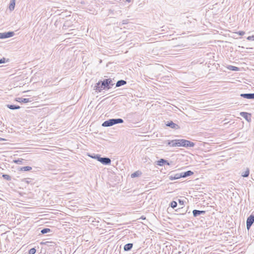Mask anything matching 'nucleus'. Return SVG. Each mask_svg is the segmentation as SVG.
Wrapping results in <instances>:
<instances>
[{"mask_svg": "<svg viewBox=\"0 0 254 254\" xmlns=\"http://www.w3.org/2000/svg\"><path fill=\"white\" fill-rule=\"evenodd\" d=\"M115 84L113 79L109 78L104 79L99 81L95 84L94 89L98 92H101L102 90H108L111 89Z\"/></svg>", "mask_w": 254, "mask_h": 254, "instance_id": "1", "label": "nucleus"}, {"mask_svg": "<svg viewBox=\"0 0 254 254\" xmlns=\"http://www.w3.org/2000/svg\"><path fill=\"white\" fill-rule=\"evenodd\" d=\"M173 144L175 146L184 147H193L195 145L194 142L184 139H175V143Z\"/></svg>", "mask_w": 254, "mask_h": 254, "instance_id": "2", "label": "nucleus"}, {"mask_svg": "<svg viewBox=\"0 0 254 254\" xmlns=\"http://www.w3.org/2000/svg\"><path fill=\"white\" fill-rule=\"evenodd\" d=\"M124 122V121L121 118L110 119L104 122L102 124V126L103 127H110L116 124H122Z\"/></svg>", "mask_w": 254, "mask_h": 254, "instance_id": "3", "label": "nucleus"}, {"mask_svg": "<svg viewBox=\"0 0 254 254\" xmlns=\"http://www.w3.org/2000/svg\"><path fill=\"white\" fill-rule=\"evenodd\" d=\"M254 222V215L251 214L249 216L246 221L247 229L249 230Z\"/></svg>", "mask_w": 254, "mask_h": 254, "instance_id": "4", "label": "nucleus"}, {"mask_svg": "<svg viewBox=\"0 0 254 254\" xmlns=\"http://www.w3.org/2000/svg\"><path fill=\"white\" fill-rule=\"evenodd\" d=\"M14 35V32L13 31H8L6 32L0 33V39H6L12 37Z\"/></svg>", "mask_w": 254, "mask_h": 254, "instance_id": "5", "label": "nucleus"}, {"mask_svg": "<svg viewBox=\"0 0 254 254\" xmlns=\"http://www.w3.org/2000/svg\"><path fill=\"white\" fill-rule=\"evenodd\" d=\"M165 125L167 127H169L174 129H179L180 128V127L178 125L174 123L172 121H167V122L165 123Z\"/></svg>", "mask_w": 254, "mask_h": 254, "instance_id": "6", "label": "nucleus"}, {"mask_svg": "<svg viewBox=\"0 0 254 254\" xmlns=\"http://www.w3.org/2000/svg\"><path fill=\"white\" fill-rule=\"evenodd\" d=\"M98 161L105 165H110L111 163V159L107 157H102L100 156Z\"/></svg>", "mask_w": 254, "mask_h": 254, "instance_id": "7", "label": "nucleus"}, {"mask_svg": "<svg viewBox=\"0 0 254 254\" xmlns=\"http://www.w3.org/2000/svg\"><path fill=\"white\" fill-rule=\"evenodd\" d=\"M240 115L243 117L248 122H251L252 114L249 113L241 112L240 113Z\"/></svg>", "mask_w": 254, "mask_h": 254, "instance_id": "8", "label": "nucleus"}, {"mask_svg": "<svg viewBox=\"0 0 254 254\" xmlns=\"http://www.w3.org/2000/svg\"><path fill=\"white\" fill-rule=\"evenodd\" d=\"M181 176H181V173H176V174H174L173 173V172H171L169 174V178L170 180L172 181V180L179 179L182 178Z\"/></svg>", "mask_w": 254, "mask_h": 254, "instance_id": "9", "label": "nucleus"}, {"mask_svg": "<svg viewBox=\"0 0 254 254\" xmlns=\"http://www.w3.org/2000/svg\"><path fill=\"white\" fill-rule=\"evenodd\" d=\"M205 213L206 211L204 210H198L194 209L192 211V214L194 217H197L201 214L204 215L205 214Z\"/></svg>", "mask_w": 254, "mask_h": 254, "instance_id": "10", "label": "nucleus"}, {"mask_svg": "<svg viewBox=\"0 0 254 254\" xmlns=\"http://www.w3.org/2000/svg\"><path fill=\"white\" fill-rule=\"evenodd\" d=\"M15 101L21 103H27L31 102V100L30 98H23L22 97L16 98Z\"/></svg>", "mask_w": 254, "mask_h": 254, "instance_id": "11", "label": "nucleus"}, {"mask_svg": "<svg viewBox=\"0 0 254 254\" xmlns=\"http://www.w3.org/2000/svg\"><path fill=\"white\" fill-rule=\"evenodd\" d=\"M240 96L248 99H254V93H242Z\"/></svg>", "mask_w": 254, "mask_h": 254, "instance_id": "12", "label": "nucleus"}, {"mask_svg": "<svg viewBox=\"0 0 254 254\" xmlns=\"http://www.w3.org/2000/svg\"><path fill=\"white\" fill-rule=\"evenodd\" d=\"M170 165L171 163L164 159H160L157 161V165L162 166L165 165Z\"/></svg>", "mask_w": 254, "mask_h": 254, "instance_id": "13", "label": "nucleus"}, {"mask_svg": "<svg viewBox=\"0 0 254 254\" xmlns=\"http://www.w3.org/2000/svg\"><path fill=\"white\" fill-rule=\"evenodd\" d=\"M181 174L182 178H186L187 177L192 175L194 174V173L192 171L189 170L186 172H182L181 173Z\"/></svg>", "mask_w": 254, "mask_h": 254, "instance_id": "14", "label": "nucleus"}, {"mask_svg": "<svg viewBox=\"0 0 254 254\" xmlns=\"http://www.w3.org/2000/svg\"><path fill=\"white\" fill-rule=\"evenodd\" d=\"M189 208H188L187 210H184L183 209V207L179 208L175 210L176 212H178L179 213L177 214L178 215H182L186 214L188 212Z\"/></svg>", "mask_w": 254, "mask_h": 254, "instance_id": "15", "label": "nucleus"}, {"mask_svg": "<svg viewBox=\"0 0 254 254\" xmlns=\"http://www.w3.org/2000/svg\"><path fill=\"white\" fill-rule=\"evenodd\" d=\"M133 247V244L128 243L125 245L124 247V250L126 252L129 251L131 250Z\"/></svg>", "mask_w": 254, "mask_h": 254, "instance_id": "16", "label": "nucleus"}, {"mask_svg": "<svg viewBox=\"0 0 254 254\" xmlns=\"http://www.w3.org/2000/svg\"><path fill=\"white\" fill-rule=\"evenodd\" d=\"M126 80L121 79L118 80L116 84V87H119L127 84Z\"/></svg>", "mask_w": 254, "mask_h": 254, "instance_id": "17", "label": "nucleus"}, {"mask_svg": "<svg viewBox=\"0 0 254 254\" xmlns=\"http://www.w3.org/2000/svg\"><path fill=\"white\" fill-rule=\"evenodd\" d=\"M87 155L93 158V159H96L97 161L99 160L101 155L99 154H95V153H93V154H89V153H88L87 154Z\"/></svg>", "mask_w": 254, "mask_h": 254, "instance_id": "18", "label": "nucleus"}, {"mask_svg": "<svg viewBox=\"0 0 254 254\" xmlns=\"http://www.w3.org/2000/svg\"><path fill=\"white\" fill-rule=\"evenodd\" d=\"M6 106L10 110H17V109H19L20 108V107L18 105H9V104H7L6 105Z\"/></svg>", "mask_w": 254, "mask_h": 254, "instance_id": "19", "label": "nucleus"}, {"mask_svg": "<svg viewBox=\"0 0 254 254\" xmlns=\"http://www.w3.org/2000/svg\"><path fill=\"white\" fill-rule=\"evenodd\" d=\"M15 5V0H10L9 5V9L10 11L14 10Z\"/></svg>", "mask_w": 254, "mask_h": 254, "instance_id": "20", "label": "nucleus"}, {"mask_svg": "<svg viewBox=\"0 0 254 254\" xmlns=\"http://www.w3.org/2000/svg\"><path fill=\"white\" fill-rule=\"evenodd\" d=\"M142 174V173L140 171H137L131 174V177L132 178L138 177Z\"/></svg>", "mask_w": 254, "mask_h": 254, "instance_id": "21", "label": "nucleus"}, {"mask_svg": "<svg viewBox=\"0 0 254 254\" xmlns=\"http://www.w3.org/2000/svg\"><path fill=\"white\" fill-rule=\"evenodd\" d=\"M227 68L229 70L235 71H238L240 70V68L238 67L235 66L233 65H229L228 66Z\"/></svg>", "mask_w": 254, "mask_h": 254, "instance_id": "22", "label": "nucleus"}, {"mask_svg": "<svg viewBox=\"0 0 254 254\" xmlns=\"http://www.w3.org/2000/svg\"><path fill=\"white\" fill-rule=\"evenodd\" d=\"M32 170V167L30 166H24V167H21L19 169V171H30Z\"/></svg>", "mask_w": 254, "mask_h": 254, "instance_id": "23", "label": "nucleus"}, {"mask_svg": "<svg viewBox=\"0 0 254 254\" xmlns=\"http://www.w3.org/2000/svg\"><path fill=\"white\" fill-rule=\"evenodd\" d=\"M2 177L4 180H5L8 181H11L12 179L10 175L5 174H2Z\"/></svg>", "mask_w": 254, "mask_h": 254, "instance_id": "24", "label": "nucleus"}, {"mask_svg": "<svg viewBox=\"0 0 254 254\" xmlns=\"http://www.w3.org/2000/svg\"><path fill=\"white\" fill-rule=\"evenodd\" d=\"M166 143L167 144V145L174 147L175 145L173 144L175 143V139L172 140H168L166 141Z\"/></svg>", "mask_w": 254, "mask_h": 254, "instance_id": "25", "label": "nucleus"}, {"mask_svg": "<svg viewBox=\"0 0 254 254\" xmlns=\"http://www.w3.org/2000/svg\"><path fill=\"white\" fill-rule=\"evenodd\" d=\"M52 230L49 228H44L41 231V233L42 234H47L49 232H51Z\"/></svg>", "mask_w": 254, "mask_h": 254, "instance_id": "26", "label": "nucleus"}, {"mask_svg": "<svg viewBox=\"0 0 254 254\" xmlns=\"http://www.w3.org/2000/svg\"><path fill=\"white\" fill-rule=\"evenodd\" d=\"M250 174V170L249 168H247L246 171L243 173L241 175V176L243 177H248L249 176Z\"/></svg>", "mask_w": 254, "mask_h": 254, "instance_id": "27", "label": "nucleus"}, {"mask_svg": "<svg viewBox=\"0 0 254 254\" xmlns=\"http://www.w3.org/2000/svg\"><path fill=\"white\" fill-rule=\"evenodd\" d=\"M23 160H24L22 158H18L17 159L13 160V162L17 164H22Z\"/></svg>", "mask_w": 254, "mask_h": 254, "instance_id": "28", "label": "nucleus"}, {"mask_svg": "<svg viewBox=\"0 0 254 254\" xmlns=\"http://www.w3.org/2000/svg\"><path fill=\"white\" fill-rule=\"evenodd\" d=\"M172 208H175L177 206V202L176 201H172L170 205H169Z\"/></svg>", "mask_w": 254, "mask_h": 254, "instance_id": "29", "label": "nucleus"}, {"mask_svg": "<svg viewBox=\"0 0 254 254\" xmlns=\"http://www.w3.org/2000/svg\"><path fill=\"white\" fill-rule=\"evenodd\" d=\"M9 61V59H6L5 58H2L1 59H0V64H4L6 62H7Z\"/></svg>", "mask_w": 254, "mask_h": 254, "instance_id": "30", "label": "nucleus"}, {"mask_svg": "<svg viewBox=\"0 0 254 254\" xmlns=\"http://www.w3.org/2000/svg\"><path fill=\"white\" fill-rule=\"evenodd\" d=\"M29 179H28V178H24L22 180V182H24V183H26L27 184H32V181L31 180H29Z\"/></svg>", "mask_w": 254, "mask_h": 254, "instance_id": "31", "label": "nucleus"}, {"mask_svg": "<svg viewBox=\"0 0 254 254\" xmlns=\"http://www.w3.org/2000/svg\"><path fill=\"white\" fill-rule=\"evenodd\" d=\"M36 252V250L35 248H31L28 251L29 254H35Z\"/></svg>", "mask_w": 254, "mask_h": 254, "instance_id": "32", "label": "nucleus"}, {"mask_svg": "<svg viewBox=\"0 0 254 254\" xmlns=\"http://www.w3.org/2000/svg\"><path fill=\"white\" fill-rule=\"evenodd\" d=\"M127 22H128V20L127 19L124 20L122 21V22L119 23V25L120 26H123V25H124L125 24H127Z\"/></svg>", "mask_w": 254, "mask_h": 254, "instance_id": "33", "label": "nucleus"}, {"mask_svg": "<svg viewBox=\"0 0 254 254\" xmlns=\"http://www.w3.org/2000/svg\"><path fill=\"white\" fill-rule=\"evenodd\" d=\"M247 39L249 40V41H251V40L254 41V35L248 36L247 38Z\"/></svg>", "mask_w": 254, "mask_h": 254, "instance_id": "34", "label": "nucleus"}, {"mask_svg": "<svg viewBox=\"0 0 254 254\" xmlns=\"http://www.w3.org/2000/svg\"><path fill=\"white\" fill-rule=\"evenodd\" d=\"M237 33L240 35V36H243L245 32L243 31H239L237 32Z\"/></svg>", "mask_w": 254, "mask_h": 254, "instance_id": "35", "label": "nucleus"}, {"mask_svg": "<svg viewBox=\"0 0 254 254\" xmlns=\"http://www.w3.org/2000/svg\"><path fill=\"white\" fill-rule=\"evenodd\" d=\"M178 202H179V204H181V205H184V200H181V199H179V200H178Z\"/></svg>", "mask_w": 254, "mask_h": 254, "instance_id": "36", "label": "nucleus"}, {"mask_svg": "<svg viewBox=\"0 0 254 254\" xmlns=\"http://www.w3.org/2000/svg\"><path fill=\"white\" fill-rule=\"evenodd\" d=\"M50 243H53V242H48V241H47V242H46L44 244H45V245H47V246H50V245H49V244H50Z\"/></svg>", "mask_w": 254, "mask_h": 254, "instance_id": "37", "label": "nucleus"}, {"mask_svg": "<svg viewBox=\"0 0 254 254\" xmlns=\"http://www.w3.org/2000/svg\"><path fill=\"white\" fill-rule=\"evenodd\" d=\"M4 140H6V139L5 138L0 137V141H4Z\"/></svg>", "mask_w": 254, "mask_h": 254, "instance_id": "38", "label": "nucleus"}, {"mask_svg": "<svg viewBox=\"0 0 254 254\" xmlns=\"http://www.w3.org/2000/svg\"><path fill=\"white\" fill-rule=\"evenodd\" d=\"M127 1V2H130L131 1V0H126Z\"/></svg>", "mask_w": 254, "mask_h": 254, "instance_id": "39", "label": "nucleus"}, {"mask_svg": "<svg viewBox=\"0 0 254 254\" xmlns=\"http://www.w3.org/2000/svg\"><path fill=\"white\" fill-rule=\"evenodd\" d=\"M141 218H142V219H145V218H143V217H141Z\"/></svg>", "mask_w": 254, "mask_h": 254, "instance_id": "40", "label": "nucleus"}]
</instances>
